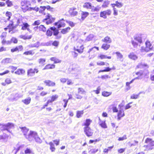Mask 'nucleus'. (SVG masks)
Returning a JSON list of instances; mask_svg holds the SVG:
<instances>
[{
  "label": "nucleus",
  "mask_w": 154,
  "mask_h": 154,
  "mask_svg": "<svg viewBox=\"0 0 154 154\" xmlns=\"http://www.w3.org/2000/svg\"><path fill=\"white\" fill-rule=\"evenodd\" d=\"M50 29L53 31V35L55 36H57L56 37V39H59L61 38V36H57V35H58L59 31L58 29H57L54 26L51 27L50 28Z\"/></svg>",
  "instance_id": "obj_16"
},
{
  "label": "nucleus",
  "mask_w": 154,
  "mask_h": 154,
  "mask_svg": "<svg viewBox=\"0 0 154 154\" xmlns=\"http://www.w3.org/2000/svg\"><path fill=\"white\" fill-rule=\"evenodd\" d=\"M23 50V46L22 45H19L16 46L14 48H11L10 50V51L11 53L14 52H18Z\"/></svg>",
  "instance_id": "obj_14"
},
{
  "label": "nucleus",
  "mask_w": 154,
  "mask_h": 154,
  "mask_svg": "<svg viewBox=\"0 0 154 154\" xmlns=\"http://www.w3.org/2000/svg\"><path fill=\"white\" fill-rule=\"evenodd\" d=\"M99 125L101 126L102 128H107V125H106L105 124V121H102L100 120V119L99 118Z\"/></svg>",
  "instance_id": "obj_39"
},
{
  "label": "nucleus",
  "mask_w": 154,
  "mask_h": 154,
  "mask_svg": "<svg viewBox=\"0 0 154 154\" xmlns=\"http://www.w3.org/2000/svg\"><path fill=\"white\" fill-rule=\"evenodd\" d=\"M12 83V81L10 78H7L5 80V82H3L2 84L3 86H5L7 85H9Z\"/></svg>",
  "instance_id": "obj_37"
},
{
  "label": "nucleus",
  "mask_w": 154,
  "mask_h": 154,
  "mask_svg": "<svg viewBox=\"0 0 154 154\" xmlns=\"http://www.w3.org/2000/svg\"><path fill=\"white\" fill-rule=\"evenodd\" d=\"M48 94V91H43L40 93V95L42 97H43L47 95Z\"/></svg>",
  "instance_id": "obj_57"
},
{
  "label": "nucleus",
  "mask_w": 154,
  "mask_h": 154,
  "mask_svg": "<svg viewBox=\"0 0 154 154\" xmlns=\"http://www.w3.org/2000/svg\"><path fill=\"white\" fill-rule=\"evenodd\" d=\"M84 132L85 134L88 137L92 136L93 131L90 128H84Z\"/></svg>",
  "instance_id": "obj_17"
},
{
  "label": "nucleus",
  "mask_w": 154,
  "mask_h": 154,
  "mask_svg": "<svg viewBox=\"0 0 154 154\" xmlns=\"http://www.w3.org/2000/svg\"><path fill=\"white\" fill-rule=\"evenodd\" d=\"M51 61L54 62V63H61L62 60L56 57H51L50 58Z\"/></svg>",
  "instance_id": "obj_22"
},
{
  "label": "nucleus",
  "mask_w": 154,
  "mask_h": 154,
  "mask_svg": "<svg viewBox=\"0 0 154 154\" xmlns=\"http://www.w3.org/2000/svg\"><path fill=\"white\" fill-rule=\"evenodd\" d=\"M48 144H49V146H50V149H51V151L52 152H54L55 151V148L54 147V143L52 142H49V143H48Z\"/></svg>",
  "instance_id": "obj_42"
},
{
  "label": "nucleus",
  "mask_w": 154,
  "mask_h": 154,
  "mask_svg": "<svg viewBox=\"0 0 154 154\" xmlns=\"http://www.w3.org/2000/svg\"><path fill=\"white\" fill-rule=\"evenodd\" d=\"M38 29V30L40 31H42L43 32H45L47 30L46 29V28L44 26V25H41L37 27Z\"/></svg>",
  "instance_id": "obj_38"
},
{
  "label": "nucleus",
  "mask_w": 154,
  "mask_h": 154,
  "mask_svg": "<svg viewBox=\"0 0 154 154\" xmlns=\"http://www.w3.org/2000/svg\"><path fill=\"white\" fill-rule=\"evenodd\" d=\"M46 8V7L45 6H40V8H38V12L40 14L45 15V13H44V11H45Z\"/></svg>",
  "instance_id": "obj_33"
},
{
  "label": "nucleus",
  "mask_w": 154,
  "mask_h": 154,
  "mask_svg": "<svg viewBox=\"0 0 154 154\" xmlns=\"http://www.w3.org/2000/svg\"><path fill=\"white\" fill-rule=\"evenodd\" d=\"M55 65L54 63L48 64L46 65L44 67V68L43 69V70H48V69H52L55 68Z\"/></svg>",
  "instance_id": "obj_20"
},
{
  "label": "nucleus",
  "mask_w": 154,
  "mask_h": 154,
  "mask_svg": "<svg viewBox=\"0 0 154 154\" xmlns=\"http://www.w3.org/2000/svg\"><path fill=\"white\" fill-rule=\"evenodd\" d=\"M116 68L114 66H112V68H110L109 67H106L103 70H100L99 71V72H108L111 71L112 70H114Z\"/></svg>",
  "instance_id": "obj_29"
},
{
  "label": "nucleus",
  "mask_w": 154,
  "mask_h": 154,
  "mask_svg": "<svg viewBox=\"0 0 154 154\" xmlns=\"http://www.w3.org/2000/svg\"><path fill=\"white\" fill-rule=\"evenodd\" d=\"M132 103V102L128 103V104H127L125 106V107H124V109H125V110H127L130 108L131 107H132V106H131V105L130 104H131Z\"/></svg>",
  "instance_id": "obj_56"
},
{
  "label": "nucleus",
  "mask_w": 154,
  "mask_h": 154,
  "mask_svg": "<svg viewBox=\"0 0 154 154\" xmlns=\"http://www.w3.org/2000/svg\"><path fill=\"white\" fill-rule=\"evenodd\" d=\"M109 5V2L108 1H105L102 5V7L103 8H106L108 7Z\"/></svg>",
  "instance_id": "obj_47"
},
{
  "label": "nucleus",
  "mask_w": 154,
  "mask_h": 154,
  "mask_svg": "<svg viewBox=\"0 0 154 154\" xmlns=\"http://www.w3.org/2000/svg\"><path fill=\"white\" fill-rule=\"evenodd\" d=\"M5 125L6 126H7V127H8L9 128H10L14 127V125L13 124V123H8L6 125L5 124Z\"/></svg>",
  "instance_id": "obj_64"
},
{
  "label": "nucleus",
  "mask_w": 154,
  "mask_h": 154,
  "mask_svg": "<svg viewBox=\"0 0 154 154\" xmlns=\"http://www.w3.org/2000/svg\"><path fill=\"white\" fill-rule=\"evenodd\" d=\"M32 152L31 149L30 148H27L26 149L24 150V153L26 154H29Z\"/></svg>",
  "instance_id": "obj_60"
},
{
  "label": "nucleus",
  "mask_w": 154,
  "mask_h": 154,
  "mask_svg": "<svg viewBox=\"0 0 154 154\" xmlns=\"http://www.w3.org/2000/svg\"><path fill=\"white\" fill-rule=\"evenodd\" d=\"M79 44H80L79 42H78L76 48H74V50L77 51L79 54H82L83 52L84 47L83 45L82 44L79 45Z\"/></svg>",
  "instance_id": "obj_12"
},
{
  "label": "nucleus",
  "mask_w": 154,
  "mask_h": 154,
  "mask_svg": "<svg viewBox=\"0 0 154 154\" xmlns=\"http://www.w3.org/2000/svg\"><path fill=\"white\" fill-rule=\"evenodd\" d=\"M83 8L86 9H90L92 8V6L90 3L85 2L83 5Z\"/></svg>",
  "instance_id": "obj_35"
},
{
  "label": "nucleus",
  "mask_w": 154,
  "mask_h": 154,
  "mask_svg": "<svg viewBox=\"0 0 154 154\" xmlns=\"http://www.w3.org/2000/svg\"><path fill=\"white\" fill-rule=\"evenodd\" d=\"M11 59L10 58H6L3 60V62L5 63H8L11 62Z\"/></svg>",
  "instance_id": "obj_61"
},
{
  "label": "nucleus",
  "mask_w": 154,
  "mask_h": 154,
  "mask_svg": "<svg viewBox=\"0 0 154 154\" xmlns=\"http://www.w3.org/2000/svg\"><path fill=\"white\" fill-rule=\"evenodd\" d=\"M112 94V92L104 91L102 92V95L105 97H107Z\"/></svg>",
  "instance_id": "obj_44"
},
{
  "label": "nucleus",
  "mask_w": 154,
  "mask_h": 154,
  "mask_svg": "<svg viewBox=\"0 0 154 154\" xmlns=\"http://www.w3.org/2000/svg\"><path fill=\"white\" fill-rule=\"evenodd\" d=\"M112 14V11L109 9H107L100 12V17L104 19L107 18V16H109Z\"/></svg>",
  "instance_id": "obj_9"
},
{
  "label": "nucleus",
  "mask_w": 154,
  "mask_h": 154,
  "mask_svg": "<svg viewBox=\"0 0 154 154\" xmlns=\"http://www.w3.org/2000/svg\"><path fill=\"white\" fill-rule=\"evenodd\" d=\"M68 96L69 97V98H68V100L64 99L63 100V103H64V104H63V107L64 108H66L67 106V103L68 102V100L72 99V95L71 94H68Z\"/></svg>",
  "instance_id": "obj_28"
},
{
  "label": "nucleus",
  "mask_w": 154,
  "mask_h": 154,
  "mask_svg": "<svg viewBox=\"0 0 154 154\" xmlns=\"http://www.w3.org/2000/svg\"><path fill=\"white\" fill-rule=\"evenodd\" d=\"M127 139V136L126 135H124L122 137H119L118 139V140L119 141H123Z\"/></svg>",
  "instance_id": "obj_55"
},
{
  "label": "nucleus",
  "mask_w": 154,
  "mask_h": 154,
  "mask_svg": "<svg viewBox=\"0 0 154 154\" xmlns=\"http://www.w3.org/2000/svg\"><path fill=\"white\" fill-rule=\"evenodd\" d=\"M145 143L147 145L145 146V147L149 150H152L154 148V140L150 138H147L145 140Z\"/></svg>",
  "instance_id": "obj_3"
},
{
  "label": "nucleus",
  "mask_w": 154,
  "mask_h": 154,
  "mask_svg": "<svg viewBox=\"0 0 154 154\" xmlns=\"http://www.w3.org/2000/svg\"><path fill=\"white\" fill-rule=\"evenodd\" d=\"M117 120L118 121L120 120L121 118L125 116L124 112L122 109L119 110V111L117 112Z\"/></svg>",
  "instance_id": "obj_19"
},
{
  "label": "nucleus",
  "mask_w": 154,
  "mask_h": 154,
  "mask_svg": "<svg viewBox=\"0 0 154 154\" xmlns=\"http://www.w3.org/2000/svg\"><path fill=\"white\" fill-rule=\"evenodd\" d=\"M20 128L21 129L22 132L23 133V135H26L29 134L28 132H29V129L26 127H21Z\"/></svg>",
  "instance_id": "obj_24"
},
{
  "label": "nucleus",
  "mask_w": 154,
  "mask_h": 154,
  "mask_svg": "<svg viewBox=\"0 0 154 154\" xmlns=\"http://www.w3.org/2000/svg\"><path fill=\"white\" fill-rule=\"evenodd\" d=\"M46 32V35L48 37L52 36L53 34V32L51 30L48 29Z\"/></svg>",
  "instance_id": "obj_50"
},
{
  "label": "nucleus",
  "mask_w": 154,
  "mask_h": 154,
  "mask_svg": "<svg viewBox=\"0 0 154 154\" xmlns=\"http://www.w3.org/2000/svg\"><path fill=\"white\" fill-rule=\"evenodd\" d=\"M25 138L30 141L35 140L36 142L38 143H41L42 142V140L40 139L38 135L36 132L33 131H30L28 134L24 135Z\"/></svg>",
  "instance_id": "obj_1"
},
{
  "label": "nucleus",
  "mask_w": 154,
  "mask_h": 154,
  "mask_svg": "<svg viewBox=\"0 0 154 154\" xmlns=\"http://www.w3.org/2000/svg\"><path fill=\"white\" fill-rule=\"evenodd\" d=\"M115 4H116V7L118 8H121L122 7L123 5L122 3L118 1L116 2V3H115Z\"/></svg>",
  "instance_id": "obj_52"
},
{
  "label": "nucleus",
  "mask_w": 154,
  "mask_h": 154,
  "mask_svg": "<svg viewBox=\"0 0 154 154\" xmlns=\"http://www.w3.org/2000/svg\"><path fill=\"white\" fill-rule=\"evenodd\" d=\"M9 128H8L6 127L4 124H0V129L2 131H5L7 130V129Z\"/></svg>",
  "instance_id": "obj_49"
},
{
  "label": "nucleus",
  "mask_w": 154,
  "mask_h": 154,
  "mask_svg": "<svg viewBox=\"0 0 154 154\" xmlns=\"http://www.w3.org/2000/svg\"><path fill=\"white\" fill-rule=\"evenodd\" d=\"M54 25L57 26V28L59 29L61 27H64L65 26V23L63 19H61L58 22L54 23Z\"/></svg>",
  "instance_id": "obj_11"
},
{
  "label": "nucleus",
  "mask_w": 154,
  "mask_h": 154,
  "mask_svg": "<svg viewBox=\"0 0 154 154\" xmlns=\"http://www.w3.org/2000/svg\"><path fill=\"white\" fill-rule=\"evenodd\" d=\"M103 42L106 43H110L112 42V40L110 37L107 36L102 40Z\"/></svg>",
  "instance_id": "obj_34"
},
{
  "label": "nucleus",
  "mask_w": 154,
  "mask_h": 154,
  "mask_svg": "<svg viewBox=\"0 0 154 154\" xmlns=\"http://www.w3.org/2000/svg\"><path fill=\"white\" fill-rule=\"evenodd\" d=\"M83 114V110L77 111L76 112V116L77 118H79L82 116Z\"/></svg>",
  "instance_id": "obj_40"
},
{
  "label": "nucleus",
  "mask_w": 154,
  "mask_h": 154,
  "mask_svg": "<svg viewBox=\"0 0 154 154\" xmlns=\"http://www.w3.org/2000/svg\"><path fill=\"white\" fill-rule=\"evenodd\" d=\"M17 25L21 26V30H27L28 31L30 32L31 30L29 29L30 25L26 22H23L22 20L20 19L17 20Z\"/></svg>",
  "instance_id": "obj_2"
},
{
  "label": "nucleus",
  "mask_w": 154,
  "mask_h": 154,
  "mask_svg": "<svg viewBox=\"0 0 154 154\" xmlns=\"http://www.w3.org/2000/svg\"><path fill=\"white\" fill-rule=\"evenodd\" d=\"M7 28H8V32H11L12 34L14 32L13 31L16 28V26L14 25V22L13 21H10V23L7 26Z\"/></svg>",
  "instance_id": "obj_13"
},
{
  "label": "nucleus",
  "mask_w": 154,
  "mask_h": 154,
  "mask_svg": "<svg viewBox=\"0 0 154 154\" xmlns=\"http://www.w3.org/2000/svg\"><path fill=\"white\" fill-rule=\"evenodd\" d=\"M89 15L88 12L85 11H82L81 13V19L82 20H83L86 17Z\"/></svg>",
  "instance_id": "obj_31"
},
{
  "label": "nucleus",
  "mask_w": 154,
  "mask_h": 154,
  "mask_svg": "<svg viewBox=\"0 0 154 154\" xmlns=\"http://www.w3.org/2000/svg\"><path fill=\"white\" fill-rule=\"evenodd\" d=\"M10 40H11V42L14 44H17L18 42V40L17 39V38L15 37H12Z\"/></svg>",
  "instance_id": "obj_59"
},
{
  "label": "nucleus",
  "mask_w": 154,
  "mask_h": 154,
  "mask_svg": "<svg viewBox=\"0 0 154 154\" xmlns=\"http://www.w3.org/2000/svg\"><path fill=\"white\" fill-rule=\"evenodd\" d=\"M128 57L131 59L134 60H135L137 59V56L134 52L130 53V54L128 55Z\"/></svg>",
  "instance_id": "obj_25"
},
{
  "label": "nucleus",
  "mask_w": 154,
  "mask_h": 154,
  "mask_svg": "<svg viewBox=\"0 0 154 154\" xmlns=\"http://www.w3.org/2000/svg\"><path fill=\"white\" fill-rule=\"evenodd\" d=\"M46 9H47V10L50 11L51 12H53L54 11V8L53 7H51L49 5H47L46 6Z\"/></svg>",
  "instance_id": "obj_62"
},
{
  "label": "nucleus",
  "mask_w": 154,
  "mask_h": 154,
  "mask_svg": "<svg viewBox=\"0 0 154 154\" xmlns=\"http://www.w3.org/2000/svg\"><path fill=\"white\" fill-rule=\"evenodd\" d=\"M146 47L144 48H142L141 50L142 51H145L146 52H149L153 48V46L150 41L148 40L145 42Z\"/></svg>",
  "instance_id": "obj_6"
},
{
  "label": "nucleus",
  "mask_w": 154,
  "mask_h": 154,
  "mask_svg": "<svg viewBox=\"0 0 154 154\" xmlns=\"http://www.w3.org/2000/svg\"><path fill=\"white\" fill-rule=\"evenodd\" d=\"M67 23H68L69 26H70L71 27H73L75 26V23L73 22L70 21H66Z\"/></svg>",
  "instance_id": "obj_58"
},
{
  "label": "nucleus",
  "mask_w": 154,
  "mask_h": 154,
  "mask_svg": "<svg viewBox=\"0 0 154 154\" xmlns=\"http://www.w3.org/2000/svg\"><path fill=\"white\" fill-rule=\"evenodd\" d=\"M110 47V45L107 44H103L102 45L101 48L104 50H108Z\"/></svg>",
  "instance_id": "obj_41"
},
{
  "label": "nucleus",
  "mask_w": 154,
  "mask_h": 154,
  "mask_svg": "<svg viewBox=\"0 0 154 154\" xmlns=\"http://www.w3.org/2000/svg\"><path fill=\"white\" fill-rule=\"evenodd\" d=\"M54 20H55V19L52 17L50 14L47 13L46 18L43 20V22H45L46 24L48 25L53 23Z\"/></svg>",
  "instance_id": "obj_8"
},
{
  "label": "nucleus",
  "mask_w": 154,
  "mask_h": 154,
  "mask_svg": "<svg viewBox=\"0 0 154 154\" xmlns=\"http://www.w3.org/2000/svg\"><path fill=\"white\" fill-rule=\"evenodd\" d=\"M85 93V91L82 88H79L78 89V94L84 95Z\"/></svg>",
  "instance_id": "obj_48"
},
{
  "label": "nucleus",
  "mask_w": 154,
  "mask_h": 154,
  "mask_svg": "<svg viewBox=\"0 0 154 154\" xmlns=\"http://www.w3.org/2000/svg\"><path fill=\"white\" fill-rule=\"evenodd\" d=\"M38 69L37 68H29L27 71V76L28 77H33L35 75V74L38 73Z\"/></svg>",
  "instance_id": "obj_5"
},
{
  "label": "nucleus",
  "mask_w": 154,
  "mask_h": 154,
  "mask_svg": "<svg viewBox=\"0 0 154 154\" xmlns=\"http://www.w3.org/2000/svg\"><path fill=\"white\" fill-rule=\"evenodd\" d=\"M45 62V59L44 58H41L38 60V63L40 64L44 65V63Z\"/></svg>",
  "instance_id": "obj_53"
},
{
  "label": "nucleus",
  "mask_w": 154,
  "mask_h": 154,
  "mask_svg": "<svg viewBox=\"0 0 154 154\" xmlns=\"http://www.w3.org/2000/svg\"><path fill=\"white\" fill-rule=\"evenodd\" d=\"M111 58H112V57L110 56L107 57L106 56L102 54H100L98 56V59H110Z\"/></svg>",
  "instance_id": "obj_36"
},
{
  "label": "nucleus",
  "mask_w": 154,
  "mask_h": 154,
  "mask_svg": "<svg viewBox=\"0 0 154 154\" xmlns=\"http://www.w3.org/2000/svg\"><path fill=\"white\" fill-rule=\"evenodd\" d=\"M5 15H6V17H7V20L9 21L11 17L12 16V13L9 11H6V13H5Z\"/></svg>",
  "instance_id": "obj_46"
},
{
  "label": "nucleus",
  "mask_w": 154,
  "mask_h": 154,
  "mask_svg": "<svg viewBox=\"0 0 154 154\" xmlns=\"http://www.w3.org/2000/svg\"><path fill=\"white\" fill-rule=\"evenodd\" d=\"M45 85L50 87H54L55 86V83L51 80H46L43 82Z\"/></svg>",
  "instance_id": "obj_15"
},
{
  "label": "nucleus",
  "mask_w": 154,
  "mask_h": 154,
  "mask_svg": "<svg viewBox=\"0 0 154 154\" xmlns=\"http://www.w3.org/2000/svg\"><path fill=\"white\" fill-rule=\"evenodd\" d=\"M59 96L57 94L52 95L51 97V99L48 100L47 102L43 105L42 107V109H45L46 107H48L50 103H52L53 102L57 100Z\"/></svg>",
  "instance_id": "obj_4"
},
{
  "label": "nucleus",
  "mask_w": 154,
  "mask_h": 154,
  "mask_svg": "<svg viewBox=\"0 0 154 154\" xmlns=\"http://www.w3.org/2000/svg\"><path fill=\"white\" fill-rule=\"evenodd\" d=\"M92 122V121L90 119H87L85 120V122L82 124V126H84V128H90L89 126Z\"/></svg>",
  "instance_id": "obj_21"
},
{
  "label": "nucleus",
  "mask_w": 154,
  "mask_h": 154,
  "mask_svg": "<svg viewBox=\"0 0 154 154\" xmlns=\"http://www.w3.org/2000/svg\"><path fill=\"white\" fill-rule=\"evenodd\" d=\"M31 101V98L30 97H28L27 98L25 99L22 100V102L26 105H28L30 103Z\"/></svg>",
  "instance_id": "obj_45"
},
{
  "label": "nucleus",
  "mask_w": 154,
  "mask_h": 154,
  "mask_svg": "<svg viewBox=\"0 0 154 154\" xmlns=\"http://www.w3.org/2000/svg\"><path fill=\"white\" fill-rule=\"evenodd\" d=\"M32 37L31 35H21L20 36V38L23 39V40L29 39L31 38Z\"/></svg>",
  "instance_id": "obj_43"
},
{
  "label": "nucleus",
  "mask_w": 154,
  "mask_h": 154,
  "mask_svg": "<svg viewBox=\"0 0 154 154\" xmlns=\"http://www.w3.org/2000/svg\"><path fill=\"white\" fill-rule=\"evenodd\" d=\"M6 37V32H3L2 33V35L0 36V38H1V39H2V44L3 45H5V44H10L11 43V42L10 41H6V39H5Z\"/></svg>",
  "instance_id": "obj_10"
},
{
  "label": "nucleus",
  "mask_w": 154,
  "mask_h": 154,
  "mask_svg": "<svg viewBox=\"0 0 154 154\" xmlns=\"http://www.w3.org/2000/svg\"><path fill=\"white\" fill-rule=\"evenodd\" d=\"M38 7H30L27 10H25L24 11H23L24 13H25L27 11H34L36 12H38Z\"/></svg>",
  "instance_id": "obj_30"
},
{
  "label": "nucleus",
  "mask_w": 154,
  "mask_h": 154,
  "mask_svg": "<svg viewBox=\"0 0 154 154\" xmlns=\"http://www.w3.org/2000/svg\"><path fill=\"white\" fill-rule=\"evenodd\" d=\"M70 27H68L64 28L63 29L60 31V32L61 33L63 34L64 35L66 34L68 32H69V31H70Z\"/></svg>",
  "instance_id": "obj_26"
},
{
  "label": "nucleus",
  "mask_w": 154,
  "mask_h": 154,
  "mask_svg": "<svg viewBox=\"0 0 154 154\" xmlns=\"http://www.w3.org/2000/svg\"><path fill=\"white\" fill-rule=\"evenodd\" d=\"M34 54L35 52L34 50H30L24 52L23 53V54L26 56L29 55L32 56Z\"/></svg>",
  "instance_id": "obj_32"
},
{
  "label": "nucleus",
  "mask_w": 154,
  "mask_h": 154,
  "mask_svg": "<svg viewBox=\"0 0 154 154\" xmlns=\"http://www.w3.org/2000/svg\"><path fill=\"white\" fill-rule=\"evenodd\" d=\"M25 72V71L24 69H19L14 72V74L17 75H20L24 74Z\"/></svg>",
  "instance_id": "obj_23"
},
{
  "label": "nucleus",
  "mask_w": 154,
  "mask_h": 154,
  "mask_svg": "<svg viewBox=\"0 0 154 154\" xmlns=\"http://www.w3.org/2000/svg\"><path fill=\"white\" fill-rule=\"evenodd\" d=\"M144 67L148 68V65L146 63L143 64L142 63H139L136 66V68L137 69H142Z\"/></svg>",
  "instance_id": "obj_27"
},
{
  "label": "nucleus",
  "mask_w": 154,
  "mask_h": 154,
  "mask_svg": "<svg viewBox=\"0 0 154 154\" xmlns=\"http://www.w3.org/2000/svg\"><path fill=\"white\" fill-rule=\"evenodd\" d=\"M6 3L7 5V7H11L13 5V2L9 0H7Z\"/></svg>",
  "instance_id": "obj_51"
},
{
  "label": "nucleus",
  "mask_w": 154,
  "mask_h": 154,
  "mask_svg": "<svg viewBox=\"0 0 154 154\" xmlns=\"http://www.w3.org/2000/svg\"><path fill=\"white\" fill-rule=\"evenodd\" d=\"M69 13L71 16H74L77 15L78 14V11L75 8H70L69 10Z\"/></svg>",
  "instance_id": "obj_18"
},
{
  "label": "nucleus",
  "mask_w": 154,
  "mask_h": 154,
  "mask_svg": "<svg viewBox=\"0 0 154 154\" xmlns=\"http://www.w3.org/2000/svg\"><path fill=\"white\" fill-rule=\"evenodd\" d=\"M52 45L56 47L58 46L59 45V42L57 41H54L52 43Z\"/></svg>",
  "instance_id": "obj_63"
},
{
  "label": "nucleus",
  "mask_w": 154,
  "mask_h": 154,
  "mask_svg": "<svg viewBox=\"0 0 154 154\" xmlns=\"http://www.w3.org/2000/svg\"><path fill=\"white\" fill-rule=\"evenodd\" d=\"M30 3L29 1L27 0H23L21 2V10L22 11L25 10H27L29 8H30Z\"/></svg>",
  "instance_id": "obj_7"
},
{
  "label": "nucleus",
  "mask_w": 154,
  "mask_h": 154,
  "mask_svg": "<svg viewBox=\"0 0 154 154\" xmlns=\"http://www.w3.org/2000/svg\"><path fill=\"white\" fill-rule=\"evenodd\" d=\"M116 54L117 58L120 59L122 58L123 55L120 52H116Z\"/></svg>",
  "instance_id": "obj_54"
}]
</instances>
